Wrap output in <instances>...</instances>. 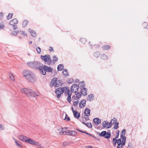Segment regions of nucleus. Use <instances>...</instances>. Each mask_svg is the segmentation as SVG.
Segmentation results:
<instances>
[{
	"label": "nucleus",
	"instance_id": "1",
	"mask_svg": "<svg viewBox=\"0 0 148 148\" xmlns=\"http://www.w3.org/2000/svg\"><path fill=\"white\" fill-rule=\"evenodd\" d=\"M23 75L25 77L27 80L30 82L33 83L36 80V75L32 71L28 70H24Z\"/></svg>",
	"mask_w": 148,
	"mask_h": 148
},
{
	"label": "nucleus",
	"instance_id": "2",
	"mask_svg": "<svg viewBox=\"0 0 148 148\" xmlns=\"http://www.w3.org/2000/svg\"><path fill=\"white\" fill-rule=\"evenodd\" d=\"M21 91L23 93L26 94L28 97H35L39 96V93H37L31 89L24 88L22 89Z\"/></svg>",
	"mask_w": 148,
	"mask_h": 148
},
{
	"label": "nucleus",
	"instance_id": "3",
	"mask_svg": "<svg viewBox=\"0 0 148 148\" xmlns=\"http://www.w3.org/2000/svg\"><path fill=\"white\" fill-rule=\"evenodd\" d=\"M19 139L24 142L27 143L29 144L33 145H37L38 143V142H36L30 138L23 135H20L18 136Z\"/></svg>",
	"mask_w": 148,
	"mask_h": 148
},
{
	"label": "nucleus",
	"instance_id": "4",
	"mask_svg": "<svg viewBox=\"0 0 148 148\" xmlns=\"http://www.w3.org/2000/svg\"><path fill=\"white\" fill-rule=\"evenodd\" d=\"M27 64L32 69L39 70V68L41 67L42 64L37 61H33L28 62Z\"/></svg>",
	"mask_w": 148,
	"mask_h": 148
},
{
	"label": "nucleus",
	"instance_id": "5",
	"mask_svg": "<svg viewBox=\"0 0 148 148\" xmlns=\"http://www.w3.org/2000/svg\"><path fill=\"white\" fill-rule=\"evenodd\" d=\"M42 64L41 67L39 68V71L41 74L43 75H45L46 74V72H51L53 71L52 69L50 67L46 65H44L42 66Z\"/></svg>",
	"mask_w": 148,
	"mask_h": 148
},
{
	"label": "nucleus",
	"instance_id": "6",
	"mask_svg": "<svg viewBox=\"0 0 148 148\" xmlns=\"http://www.w3.org/2000/svg\"><path fill=\"white\" fill-rule=\"evenodd\" d=\"M62 84V81L61 80L58 79L56 77H55L51 80L50 85L51 87H52L54 86L55 87H57L60 86H61Z\"/></svg>",
	"mask_w": 148,
	"mask_h": 148
},
{
	"label": "nucleus",
	"instance_id": "7",
	"mask_svg": "<svg viewBox=\"0 0 148 148\" xmlns=\"http://www.w3.org/2000/svg\"><path fill=\"white\" fill-rule=\"evenodd\" d=\"M68 88L67 87H60L57 88L55 91V93L57 95V98L60 99L61 95L64 91L66 92Z\"/></svg>",
	"mask_w": 148,
	"mask_h": 148
},
{
	"label": "nucleus",
	"instance_id": "8",
	"mask_svg": "<svg viewBox=\"0 0 148 148\" xmlns=\"http://www.w3.org/2000/svg\"><path fill=\"white\" fill-rule=\"evenodd\" d=\"M79 86V88L81 89V92L82 93L83 95L85 96L87 95V89L84 87L85 86V82L82 81L79 82L78 84Z\"/></svg>",
	"mask_w": 148,
	"mask_h": 148
},
{
	"label": "nucleus",
	"instance_id": "9",
	"mask_svg": "<svg viewBox=\"0 0 148 148\" xmlns=\"http://www.w3.org/2000/svg\"><path fill=\"white\" fill-rule=\"evenodd\" d=\"M97 134L100 136L104 137L106 139H109L110 138L111 134L110 132H107L106 131H103L101 133H100L99 132H97Z\"/></svg>",
	"mask_w": 148,
	"mask_h": 148
},
{
	"label": "nucleus",
	"instance_id": "10",
	"mask_svg": "<svg viewBox=\"0 0 148 148\" xmlns=\"http://www.w3.org/2000/svg\"><path fill=\"white\" fill-rule=\"evenodd\" d=\"M18 23V21L16 18H14L11 20L9 22V25H11L13 27V30H14L17 29L18 27L16 24Z\"/></svg>",
	"mask_w": 148,
	"mask_h": 148
},
{
	"label": "nucleus",
	"instance_id": "11",
	"mask_svg": "<svg viewBox=\"0 0 148 148\" xmlns=\"http://www.w3.org/2000/svg\"><path fill=\"white\" fill-rule=\"evenodd\" d=\"M50 56L48 54L45 55V56L41 55L40 58L42 60L45 62H47L49 59L50 58Z\"/></svg>",
	"mask_w": 148,
	"mask_h": 148
},
{
	"label": "nucleus",
	"instance_id": "12",
	"mask_svg": "<svg viewBox=\"0 0 148 148\" xmlns=\"http://www.w3.org/2000/svg\"><path fill=\"white\" fill-rule=\"evenodd\" d=\"M86 99H82L79 103V106L81 108L84 107L86 105Z\"/></svg>",
	"mask_w": 148,
	"mask_h": 148
},
{
	"label": "nucleus",
	"instance_id": "13",
	"mask_svg": "<svg viewBox=\"0 0 148 148\" xmlns=\"http://www.w3.org/2000/svg\"><path fill=\"white\" fill-rule=\"evenodd\" d=\"M93 121L95 125H99L101 123V119L98 118H95Z\"/></svg>",
	"mask_w": 148,
	"mask_h": 148
},
{
	"label": "nucleus",
	"instance_id": "14",
	"mask_svg": "<svg viewBox=\"0 0 148 148\" xmlns=\"http://www.w3.org/2000/svg\"><path fill=\"white\" fill-rule=\"evenodd\" d=\"M90 110L89 109L87 108H86L84 111L85 116H89L90 115Z\"/></svg>",
	"mask_w": 148,
	"mask_h": 148
},
{
	"label": "nucleus",
	"instance_id": "15",
	"mask_svg": "<svg viewBox=\"0 0 148 148\" xmlns=\"http://www.w3.org/2000/svg\"><path fill=\"white\" fill-rule=\"evenodd\" d=\"M69 136H75L77 134V132L75 131L69 130Z\"/></svg>",
	"mask_w": 148,
	"mask_h": 148
},
{
	"label": "nucleus",
	"instance_id": "16",
	"mask_svg": "<svg viewBox=\"0 0 148 148\" xmlns=\"http://www.w3.org/2000/svg\"><path fill=\"white\" fill-rule=\"evenodd\" d=\"M74 116L75 118L78 119L80 116V113L77 111H74L73 113Z\"/></svg>",
	"mask_w": 148,
	"mask_h": 148
},
{
	"label": "nucleus",
	"instance_id": "17",
	"mask_svg": "<svg viewBox=\"0 0 148 148\" xmlns=\"http://www.w3.org/2000/svg\"><path fill=\"white\" fill-rule=\"evenodd\" d=\"M75 130L81 133H85L86 134L90 136H91L92 137L93 136V135L91 134H89L88 132H87L86 131H84L82 130H81L77 128H76Z\"/></svg>",
	"mask_w": 148,
	"mask_h": 148
},
{
	"label": "nucleus",
	"instance_id": "18",
	"mask_svg": "<svg viewBox=\"0 0 148 148\" xmlns=\"http://www.w3.org/2000/svg\"><path fill=\"white\" fill-rule=\"evenodd\" d=\"M64 68V65L62 64H60L58 65L57 67V70L58 71H61Z\"/></svg>",
	"mask_w": 148,
	"mask_h": 148
},
{
	"label": "nucleus",
	"instance_id": "19",
	"mask_svg": "<svg viewBox=\"0 0 148 148\" xmlns=\"http://www.w3.org/2000/svg\"><path fill=\"white\" fill-rule=\"evenodd\" d=\"M93 98L94 96L93 94H90L88 95V97L87 98V100L90 101L92 100L93 99Z\"/></svg>",
	"mask_w": 148,
	"mask_h": 148
},
{
	"label": "nucleus",
	"instance_id": "20",
	"mask_svg": "<svg viewBox=\"0 0 148 148\" xmlns=\"http://www.w3.org/2000/svg\"><path fill=\"white\" fill-rule=\"evenodd\" d=\"M75 93V95H76V97L78 99L81 97L82 95V93L81 92V91H80V93L79 92H77Z\"/></svg>",
	"mask_w": 148,
	"mask_h": 148
},
{
	"label": "nucleus",
	"instance_id": "21",
	"mask_svg": "<svg viewBox=\"0 0 148 148\" xmlns=\"http://www.w3.org/2000/svg\"><path fill=\"white\" fill-rule=\"evenodd\" d=\"M69 130H67L66 131H61V134L64 135L65 134L66 135H69Z\"/></svg>",
	"mask_w": 148,
	"mask_h": 148
},
{
	"label": "nucleus",
	"instance_id": "22",
	"mask_svg": "<svg viewBox=\"0 0 148 148\" xmlns=\"http://www.w3.org/2000/svg\"><path fill=\"white\" fill-rule=\"evenodd\" d=\"M103 50H107L110 48V46L109 45H104L102 47Z\"/></svg>",
	"mask_w": 148,
	"mask_h": 148
},
{
	"label": "nucleus",
	"instance_id": "23",
	"mask_svg": "<svg viewBox=\"0 0 148 148\" xmlns=\"http://www.w3.org/2000/svg\"><path fill=\"white\" fill-rule=\"evenodd\" d=\"M108 123L107 121H104L102 123L103 127L104 128L106 127L108 125Z\"/></svg>",
	"mask_w": 148,
	"mask_h": 148
},
{
	"label": "nucleus",
	"instance_id": "24",
	"mask_svg": "<svg viewBox=\"0 0 148 148\" xmlns=\"http://www.w3.org/2000/svg\"><path fill=\"white\" fill-rule=\"evenodd\" d=\"M100 55V53L99 52L97 51L95 52L94 53V56L96 58L99 57Z\"/></svg>",
	"mask_w": 148,
	"mask_h": 148
},
{
	"label": "nucleus",
	"instance_id": "25",
	"mask_svg": "<svg viewBox=\"0 0 148 148\" xmlns=\"http://www.w3.org/2000/svg\"><path fill=\"white\" fill-rule=\"evenodd\" d=\"M62 74L66 76H69L68 71L67 69H64L62 72Z\"/></svg>",
	"mask_w": 148,
	"mask_h": 148
},
{
	"label": "nucleus",
	"instance_id": "26",
	"mask_svg": "<svg viewBox=\"0 0 148 148\" xmlns=\"http://www.w3.org/2000/svg\"><path fill=\"white\" fill-rule=\"evenodd\" d=\"M101 58L103 60H106L108 58V56L104 54L101 55Z\"/></svg>",
	"mask_w": 148,
	"mask_h": 148
},
{
	"label": "nucleus",
	"instance_id": "27",
	"mask_svg": "<svg viewBox=\"0 0 148 148\" xmlns=\"http://www.w3.org/2000/svg\"><path fill=\"white\" fill-rule=\"evenodd\" d=\"M125 131L126 130L125 129H124L121 132V134H120V137L121 138L123 137V136H124L125 135Z\"/></svg>",
	"mask_w": 148,
	"mask_h": 148
},
{
	"label": "nucleus",
	"instance_id": "28",
	"mask_svg": "<svg viewBox=\"0 0 148 148\" xmlns=\"http://www.w3.org/2000/svg\"><path fill=\"white\" fill-rule=\"evenodd\" d=\"M31 35L33 37H35L36 36V33L33 30H31L30 31Z\"/></svg>",
	"mask_w": 148,
	"mask_h": 148
},
{
	"label": "nucleus",
	"instance_id": "29",
	"mask_svg": "<svg viewBox=\"0 0 148 148\" xmlns=\"http://www.w3.org/2000/svg\"><path fill=\"white\" fill-rule=\"evenodd\" d=\"M73 86H74V88H75L76 87V90L74 92V93H76L77 91L78 90V89H79V85H77L76 84H74L73 85Z\"/></svg>",
	"mask_w": 148,
	"mask_h": 148
},
{
	"label": "nucleus",
	"instance_id": "30",
	"mask_svg": "<svg viewBox=\"0 0 148 148\" xmlns=\"http://www.w3.org/2000/svg\"><path fill=\"white\" fill-rule=\"evenodd\" d=\"M79 41L83 44H84L86 42V39L84 38H82Z\"/></svg>",
	"mask_w": 148,
	"mask_h": 148
},
{
	"label": "nucleus",
	"instance_id": "31",
	"mask_svg": "<svg viewBox=\"0 0 148 148\" xmlns=\"http://www.w3.org/2000/svg\"><path fill=\"white\" fill-rule=\"evenodd\" d=\"M13 15V14L12 13H9L8 15V16H7L6 17L7 19L9 20L12 17Z\"/></svg>",
	"mask_w": 148,
	"mask_h": 148
},
{
	"label": "nucleus",
	"instance_id": "32",
	"mask_svg": "<svg viewBox=\"0 0 148 148\" xmlns=\"http://www.w3.org/2000/svg\"><path fill=\"white\" fill-rule=\"evenodd\" d=\"M143 25L144 28L148 29V24L146 22H144L143 24Z\"/></svg>",
	"mask_w": 148,
	"mask_h": 148
},
{
	"label": "nucleus",
	"instance_id": "33",
	"mask_svg": "<svg viewBox=\"0 0 148 148\" xmlns=\"http://www.w3.org/2000/svg\"><path fill=\"white\" fill-rule=\"evenodd\" d=\"M28 23V21L27 20H24L23 23V25L24 27H26Z\"/></svg>",
	"mask_w": 148,
	"mask_h": 148
},
{
	"label": "nucleus",
	"instance_id": "34",
	"mask_svg": "<svg viewBox=\"0 0 148 148\" xmlns=\"http://www.w3.org/2000/svg\"><path fill=\"white\" fill-rule=\"evenodd\" d=\"M69 145V143L68 141H66L63 142L62 145L64 147L67 146Z\"/></svg>",
	"mask_w": 148,
	"mask_h": 148
},
{
	"label": "nucleus",
	"instance_id": "35",
	"mask_svg": "<svg viewBox=\"0 0 148 148\" xmlns=\"http://www.w3.org/2000/svg\"><path fill=\"white\" fill-rule=\"evenodd\" d=\"M86 125H85L87 127L89 128H91L92 127V125L91 123H86Z\"/></svg>",
	"mask_w": 148,
	"mask_h": 148
},
{
	"label": "nucleus",
	"instance_id": "36",
	"mask_svg": "<svg viewBox=\"0 0 148 148\" xmlns=\"http://www.w3.org/2000/svg\"><path fill=\"white\" fill-rule=\"evenodd\" d=\"M15 142L16 144V145L18 147H20L21 148L22 147V146L21 145L18 143V141L16 139H15Z\"/></svg>",
	"mask_w": 148,
	"mask_h": 148
},
{
	"label": "nucleus",
	"instance_id": "37",
	"mask_svg": "<svg viewBox=\"0 0 148 148\" xmlns=\"http://www.w3.org/2000/svg\"><path fill=\"white\" fill-rule=\"evenodd\" d=\"M19 32V31L16 32L15 31H13L12 32V34L14 35H16Z\"/></svg>",
	"mask_w": 148,
	"mask_h": 148
},
{
	"label": "nucleus",
	"instance_id": "38",
	"mask_svg": "<svg viewBox=\"0 0 148 148\" xmlns=\"http://www.w3.org/2000/svg\"><path fill=\"white\" fill-rule=\"evenodd\" d=\"M53 62H57L58 60V59L57 57H56V56H53Z\"/></svg>",
	"mask_w": 148,
	"mask_h": 148
},
{
	"label": "nucleus",
	"instance_id": "39",
	"mask_svg": "<svg viewBox=\"0 0 148 148\" xmlns=\"http://www.w3.org/2000/svg\"><path fill=\"white\" fill-rule=\"evenodd\" d=\"M20 34L22 35H24V36H27V34H25L24 32L23 31H19V32Z\"/></svg>",
	"mask_w": 148,
	"mask_h": 148
},
{
	"label": "nucleus",
	"instance_id": "40",
	"mask_svg": "<svg viewBox=\"0 0 148 148\" xmlns=\"http://www.w3.org/2000/svg\"><path fill=\"white\" fill-rule=\"evenodd\" d=\"M74 87V86H73V85L71 86V92H74L75 90H76V89H74L73 88V87Z\"/></svg>",
	"mask_w": 148,
	"mask_h": 148
},
{
	"label": "nucleus",
	"instance_id": "41",
	"mask_svg": "<svg viewBox=\"0 0 148 148\" xmlns=\"http://www.w3.org/2000/svg\"><path fill=\"white\" fill-rule=\"evenodd\" d=\"M112 125V121L109 122V123H108V125L107 128L108 129L110 128L111 127Z\"/></svg>",
	"mask_w": 148,
	"mask_h": 148
},
{
	"label": "nucleus",
	"instance_id": "42",
	"mask_svg": "<svg viewBox=\"0 0 148 148\" xmlns=\"http://www.w3.org/2000/svg\"><path fill=\"white\" fill-rule=\"evenodd\" d=\"M36 51L38 53H40L41 52V49L40 47H37L36 49Z\"/></svg>",
	"mask_w": 148,
	"mask_h": 148
},
{
	"label": "nucleus",
	"instance_id": "43",
	"mask_svg": "<svg viewBox=\"0 0 148 148\" xmlns=\"http://www.w3.org/2000/svg\"><path fill=\"white\" fill-rule=\"evenodd\" d=\"M113 121V124H114L115 123H116L117 121V120L116 119V118H114L112 119L111 121Z\"/></svg>",
	"mask_w": 148,
	"mask_h": 148
},
{
	"label": "nucleus",
	"instance_id": "44",
	"mask_svg": "<svg viewBox=\"0 0 148 148\" xmlns=\"http://www.w3.org/2000/svg\"><path fill=\"white\" fill-rule=\"evenodd\" d=\"M67 100L68 102L70 103L71 101V97L68 96Z\"/></svg>",
	"mask_w": 148,
	"mask_h": 148
},
{
	"label": "nucleus",
	"instance_id": "45",
	"mask_svg": "<svg viewBox=\"0 0 148 148\" xmlns=\"http://www.w3.org/2000/svg\"><path fill=\"white\" fill-rule=\"evenodd\" d=\"M48 61V64L49 65H50L52 62H54L53 60H51L50 57V58L49 59Z\"/></svg>",
	"mask_w": 148,
	"mask_h": 148
},
{
	"label": "nucleus",
	"instance_id": "46",
	"mask_svg": "<svg viewBox=\"0 0 148 148\" xmlns=\"http://www.w3.org/2000/svg\"><path fill=\"white\" fill-rule=\"evenodd\" d=\"M73 82V79L72 78H70L69 79V81H68V82L69 84L72 83Z\"/></svg>",
	"mask_w": 148,
	"mask_h": 148
},
{
	"label": "nucleus",
	"instance_id": "47",
	"mask_svg": "<svg viewBox=\"0 0 148 148\" xmlns=\"http://www.w3.org/2000/svg\"><path fill=\"white\" fill-rule=\"evenodd\" d=\"M4 26L5 25L4 24H0V30L3 29L4 28Z\"/></svg>",
	"mask_w": 148,
	"mask_h": 148
},
{
	"label": "nucleus",
	"instance_id": "48",
	"mask_svg": "<svg viewBox=\"0 0 148 148\" xmlns=\"http://www.w3.org/2000/svg\"><path fill=\"white\" fill-rule=\"evenodd\" d=\"M10 79H11L12 80H14V76L11 74V75L10 76Z\"/></svg>",
	"mask_w": 148,
	"mask_h": 148
},
{
	"label": "nucleus",
	"instance_id": "49",
	"mask_svg": "<svg viewBox=\"0 0 148 148\" xmlns=\"http://www.w3.org/2000/svg\"><path fill=\"white\" fill-rule=\"evenodd\" d=\"M121 138L122 139V141L125 142L126 138L125 136H123Z\"/></svg>",
	"mask_w": 148,
	"mask_h": 148
},
{
	"label": "nucleus",
	"instance_id": "50",
	"mask_svg": "<svg viewBox=\"0 0 148 148\" xmlns=\"http://www.w3.org/2000/svg\"><path fill=\"white\" fill-rule=\"evenodd\" d=\"M78 103L79 101H74L73 103V105L74 106H76L78 105Z\"/></svg>",
	"mask_w": 148,
	"mask_h": 148
},
{
	"label": "nucleus",
	"instance_id": "51",
	"mask_svg": "<svg viewBox=\"0 0 148 148\" xmlns=\"http://www.w3.org/2000/svg\"><path fill=\"white\" fill-rule=\"evenodd\" d=\"M4 127L3 126V125L0 124V130H4Z\"/></svg>",
	"mask_w": 148,
	"mask_h": 148
},
{
	"label": "nucleus",
	"instance_id": "52",
	"mask_svg": "<svg viewBox=\"0 0 148 148\" xmlns=\"http://www.w3.org/2000/svg\"><path fill=\"white\" fill-rule=\"evenodd\" d=\"M119 131H118V132H117L116 133V136L115 138H116V139H117L118 138L119 136Z\"/></svg>",
	"mask_w": 148,
	"mask_h": 148
},
{
	"label": "nucleus",
	"instance_id": "53",
	"mask_svg": "<svg viewBox=\"0 0 148 148\" xmlns=\"http://www.w3.org/2000/svg\"><path fill=\"white\" fill-rule=\"evenodd\" d=\"M93 137V138L96 140H99V141H100V139H99V138H97L96 137H95V136L93 135V136H92Z\"/></svg>",
	"mask_w": 148,
	"mask_h": 148
},
{
	"label": "nucleus",
	"instance_id": "54",
	"mask_svg": "<svg viewBox=\"0 0 148 148\" xmlns=\"http://www.w3.org/2000/svg\"><path fill=\"white\" fill-rule=\"evenodd\" d=\"M116 141L117 142H116L117 143H121V138H119L117 140L116 139Z\"/></svg>",
	"mask_w": 148,
	"mask_h": 148
},
{
	"label": "nucleus",
	"instance_id": "55",
	"mask_svg": "<svg viewBox=\"0 0 148 148\" xmlns=\"http://www.w3.org/2000/svg\"><path fill=\"white\" fill-rule=\"evenodd\" d=\"M132 144L131 143H129L128 145V147H130V148H132Z\"/></svg>",
	"mask_w": 148,
	"mask_h": 148
},
{
	"label": "nucleus",
	"instance_id": "56",
	"mask_svg": "<svg viewBox=\"0 0 148 148\" xmlns=\"http://www.w3.org/2000/svg\"><path fill=\"white\" fill-rule=\"evenodd\" d=\"M119 127V126L115 124L114 125V129H117Z\"/></svg>",
	"mask_w": 148,
	"mask_h": 148
},
{
	"label": "nucleus",
	"instance_id": "57",
	"mask_svg": "<svg viewBox=\"0 0 148 148\" xmlns=\"http://www.w3.org/2000/svg\"><path fill=\"white\" fill-rule=\"evenodd\" d=\"M49 50L50 51H54L53 50V48L51 47H49Z\"/></svg>",
	"mask_w": 148,
	"mask_h": 148
},
{
	"label": "nucleus",
	"instance_id": "58",
	"mask_svg": "<svg viewBox=\"0 0 148 148\" xmlns=\"http://www.w3.org/2000/svg\"><path fill=\"white\" fill-rule=\"evenodd\" d=\"M76 97L75 95L73 96L72 97V99L73 100H76Z\"/></svg>",
	"mask_w": 148,
	"mask_h": 148
},
{
	"label": "nucleus",
	"instance_id": "59",
	"mask_svg": "<svg viewBox=\"0 0 148 148\" xmlns=\"http://www.w3.org/2000/svg\"><path fill=\"white\" fill-rule=\"evenodd\" d=\"M72 93L71 92V93H70V92H68L67 93V95H68V96H70V97H71V95H72Z\"/></svg>",
	"mask_w": 148,
	"mask_h": 148
},
{
	"label": "nucleus",
	"instance_id": "60",
	"mask_svg": "<svg viewBox=\"0 0 148 148\" xmlns=\"http://www.w3.org/2000/svg\"><path fill=\"white\" fill-rule=\"evenodd\" d=\"M112 142L114 143L115 141H116V138H113L112 139Z\"/></svg>",
	"mask_w": 148,
	"mask_h": 148
},
{
	"label": "nucleus",
	"instance_id": "61",
	"mask_svg": "<svg viewBox=\"0 0 148 148\" xmlns=\"http://www.w3.org/2000/svg\"><path fill=\"white\" fill-rule=\"evenodd\" d=\"M70 120V118L69 117V116L66 119V121H69Z\"/></svg>",
	"mask_w": 148,
	"mask_h": 148
},
{
	"label": "nucleus",
	"instance_id": "62",
	"mask_svg": "<svg viewBox=\"0 0 148 148\" xmlns=\"http://www.w3.org/2000/svg\"><path fill=\"white\" fill-rule=\"evenodd\" d=\"M125 142L122 141V143H121V144L122 145H125Z\"/></svg>",
	"mask_w": 148,
	"mask_h": 148
},
{
	"label": "nucleus",
	"instance_id": "63",
	"mask_svg": "<svg viewBox=\"0 0 148 148\" xmlns=\"http://www.w3.org/2000/svg\"><path fill=\"white\" fill-rule=\"evenodd\" d=\"M85 147L86 148H92V147L90 145H88V146H86Z\"/></svg>",
	"mask_w": 148,
	"mask_h": 148
},
{
	"label": "nucleus",
	"instance_id": "64",
	"mask_svg": "<svg viewBox=\"0 0 148 148\" xmlns=\"http://www.w3.org/2000/svg\"><path fill=\"white\" fill-rule=\"evenodd\" d=\"M85 119L86 121H88L89 120V117H85L84 118Z\"/></svg>",
	"mask_w": 148,
	"mask_h": 148
}]
</instances>
